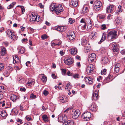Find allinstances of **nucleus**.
<instances>
[{
	"instance_id": "a18cd8bd",
	"label": "nucleus",
	"mask_w": 125,
	"mask_h": 125,
	"mask_svg": "<svg viewBox=\"0 0 125 125\" xmlns=\"http://www.w3.org/2000/svg\"><path fill=\"white\" fill-rule=\"evenodd\" d=\"M101 73L102 75H105L106 74V69H104L102 70L101 72Z\"/></svg>"
},
{
	"instance_id": "864d4df0",
	"label": "nucleus",
	"mask_w": 125,
	"mask_h": 125,
	"mask_svg": "<svg viewBox=\"0 0 125 125\" xmlns=\"http://www.w3.org/2000/svg\"><path fill=\"white\" fill-rule=\"evenodd\" d=\"M36 97V95H34L33 94H32L30 96V98L32 99H35Z\"/></svg>"
},
{
	"instance_id": "1a4fd4ad",
	"label": "nucleus",
	"mask_w": 125,
	"mask_h": 125,
	"mask_svg": "<svg viewBox=\"0 0 125 125\" xmlns=\"http://www.w3.org/2000/svg\"><path fill=\"white\" fill-rule=\"evenodd\" d=\"M110 46H112V50L114 52H118L119 51L118 46L117 44L115 43H112L110 44Z\"/></svg>"
},
{
	"instance_id": "f03ea898",
	"label": "nucleus",
	"mask_w": 125,
	"mask_h": 125,
	"mask_svg": "<svg viewBox=\"0 0 125 125\" xmlns=\"http://www.w3.org/2000/svg\"><path fill=\"white\" fill-rule=\"evenodd\" d=\"M102 6V4L100 1H96L94 3V9L96 11H100L101 9Z\"/></svg>"
},
{
	"instance_id": "f257e3e1",
	"label": "nucleus",
	"mask_w": 125,
	"mask_h": 125,
	"mask_svg": "<svg viewBox=\"0 0 125 125\" xmlns=\"http://www.w3.org/2000/svg\"><path fill=\"white\" fill-rule=\"evenodd\" d=\"M117 31H112L109 32L107 34V38L108 39L113 40L116 38Z\"/></svg>"
},
{
	"instance_id": "0e129e2a",
	"label": "nucleus",
	"mask_w": 125,
	"mask_h": 125,
	"mask_svg": "<svg viewBox=\"0 0 125 125\" xmlns=\"http://www.w3.org/2000/svg\"><path fill=\"white\" fill-rule=\"evenodd\" d=\"M107 18L108 20H110L111 19H112L113 18L111 15L110 14L108 15L107 17Z\"/></svg>"
},
{
	"instance_id": "473e14b6",
	"label": "nucleus",
	"mask_w": 125,
	"mask_h": 125,
	"mask_svg": "<svg viewBox=\"0 0 125 125\" xmlns=\"http://www.w3.org/2000/svg\"><path fill=\"white\" fill-rule=\"evenodd\" d=\"M18 49L19 51V52L21 54L25 52V49L23 47L21 48L20 47H19L18 48Z\"/></svg>"
},
{
	"instance_id": "49530a36",
	"label": "nucleus",
	"mask_w": 125,
	"mask_h": 125,
	"mask_svg": "<svg viewBox=\"0 0 125 125\" xmlns=\"http://www.w3.org/2000/svg\"><path fill=\"white\" fill-rule=\"evenodd\" d=\"M101 29L102 30H105L107 28L106 25L105 24H103L101 25Z\"/></svg>"
},
{
	"instance_id": "bf43d9fd",
	"label": "nucleus",
	"mask_w": 125,
	"mask_h": 125,
	"mask_svg": "<svg viewBox=\"0 0 125 125\" xmlns=\"http://www.w3.org/2000/svg\"><path fill=\"white\" fill-rule=\"evenodd\" d=\"M70 83H68L66 85V86L65 87V89H68V88L70 87H71V86L70 85Z\"/></svg>"
},
{
	"instance_id": "393cba45",
	"label": "nucleus",
	"mask_w": 125,
	"mask_h": 125,
	"mask_svg": "<svg viewBox=\"0 0 125 125\" xmlns=\"http://www.w3.org/2000/svg\"><path fill=\"white\" fill-rule=\"evenodd\" d=\"M66 120L64 118V117L62 116H59L58 118V121L59 122H60L62 123H64Z\"/></svg>"
},
{
	"instance_id": "603ef678",
	"label": "nucleus",
	"mask_w": 125,
	"mask_h": 125,
	"mask_svg": "<svg viewBox=\"0 0 125 125\" xmlns=\"http://www.w3.org/2000/svg\"><path fill=\"white\" fill-rule=\"evenodd\" d=\"M73 77L74 78L76 79L79 78V75L78 74L73 75Z\"/></svg>"
},
{
	"instance_id": "de8ad7c7",
	"label": "nucleus",
	"mask_w": 125,
	"mask_h": 125,
	"mask_svg": "<svg viewBox=\"0 0 125 125\" xmlns=\"http://www.w3.org/2000/svg\"><path fill=\"white\" fill-rule=\"evenodd\" d=\"M69 21L70 24H72L75 21L73 19L70 18L69 20Z\"/></svg>"
},
{
	"instance_id": "774afa93",
	"label": "nucleus",
	"mask_w": 125,
	"mask_h": 125,
	"mask_svg": "<svg viewBox=\"0 0 125 125\" xmlns=\"http://www.w3.org/2000/svg\"><path fill=\"white\" fill-rule=\"evenodd\" d=\"M62 74L63 75H64L66 73V70L63 69H62Z\"/></svg>"
},
{
	"instance_id": "e433bc0d",
	"label": "nucleus",
	"mask_w": 125,
	"mask_h": 125,
	"mask_svg": "<svg viewBox=\"0 0 125 125\" xmlns=\"http://www.w3.org/2000/svg\"><path fill=\"white\" fill-rule=\"evenodd\" d=\"M1 54L2 56H3L6 53V49L5 48H3L1 49Z\"/></svg>"
},
{
	"instance_id": "3c124183",
	"label": "nucleus",
	"mask_w": 125,
	"mask_h": 125,
	"mask_svg": "<svg viewBox=\"0 0 125 125\" xmlns=\"http://www.w3.org/2000/svg\"><path fill=\"white\" fill-rule=\"evenodd\" d=\"M12 32L10 30H7V34L8 35L9 37L10 36V34H11Z\"/></svg>"
},
{
	"instance_id": "5701e85b",
	"label": "nucleus",
	"mask_w": 125,
	"mask_h": 125,
	"mask_svg": "<svg viewBox=\"0 0 125 125\" xmlns=\"http://www.w3.org/2000/svg\"><path fill=\"white\" fill-rule=\"evenodd\" d=\"M35 83L34 80L32 79H29L28 80V82L26 84L28 86H29L31 85L34 84Z\"/></svg>"
},
{
	"instance_id": "f704fd0d",
	"label": "nucleus",
	"mask_w": 125,
	"mask_h": 125,
	"mask_svg": "<svg viewBox=\"0 0 125 125\" xmlns=\"http://www.w3.org/2000/svg\"><path fill=\"white\" fill-rule=\"evenodd\" d=\"M106 16V14H99L98 15V17L100 19H104Z\"/></svg>"
},
{
	"instance_id": "2eb2a0df",
	"label": "nucleus",
	"mask_w": 125,
	"mask_h": 125,
	"mask_svg": "<svg viewBox=\"0 0 125 125\" xmlns=\"http://www.w3.org/2000/svg\"><path fill=\"white\" fill-rule=\"evenodd\" d=\"M99 97L98 92H95L93 93L92 98V100H97Z\"/></svg>"
},
{
	"instance_id": "c85d7f7f",
	"label": "nucleus",
	"mask_w": 125,
	"mask_h": 125,
	"mask_svg": "<svg viewBox=\"0 0 125 125\" xmlns=\"http://www.w3.org/2000/svg\"><path fill=\"white\" fill-rule=\"evenodd\" d=\"M41 79L42 81L44 82H45L47 80V77L44 75V74H41Z\"/></svg>"
},
{
	"instance_id": "052dcab7",
	"label": "nucleus",
	"mask_w": 125,
	"mask_h": 125,
	"mask_svg": "<svg viewBox=\"0 0 125 125\" xmlns=\"http://www.w3.org/2000/svg\"><path fill=\"white\" fill-rule=\"evenodd\" d=\"M25 118L28 121H30L31 120V118L30 116H26Z\"/></svg>"
},
{
	"instance_id": "79ce46f5",
	"label": "nucleus",
	"mask_w": 125,
	"mask_h": 125,
	"mask_svg": "<svg viewBox=\"0 0 125 125\" xmlns=\"http://www.w3.org/2000/svg\"><path fill=\"white\" fill-rule=\"evenodd\" d=\"M11 72L13 70V68L12 67V65H9V66H8L7 67V70Z\"/></svg>"
},
{
	"instance_id": "e2e57ef3",
	"label": "nucleus",
	"mask_w": 125,
	"mask_h": 125,
	"mask_svg": "<svg viewBox=\"0 0 125 125\" xmlns=\"http://www.w3.org/2000/svg\"><path fill=\"white\" fill-rule=\"evenodd\" d=\"M43 94L44 95L46 96L49 94V93L48 91L44 90L43 91Z\"/></svg>"
},
{
	"instance_id": "6ab92c4d",
	"label": "nucleus",
	"mask_w": 125,
	"mask_h": 125,
	"mask_svg": "<svg viewBox=\"0 0 125 125\" xmlns=\"http://www.w3.org/2000/svg\"><path fill=\"white\" fill-rule=\"evenodd\" d=\"M70 53L71 54L74 55L77 52V50L76 48H73L70 50Z\"/></svg>"
},
{
	"instance_id": "4c0bfd02",
	"label": "nucleus",
	"mask_w": 125,
	"mask_h": 125,
	"mask_svg": "<svg viewBox=\"0 0 125 125\" xmlns=\"http://www.w3.org/2000/svg\"><path fill=\"white\" fill-rule=\"evenodd\" d=\"M10 73V72L6 70L4 71L3 73V74L5 76L7 77L9 75Z\"/></svg>"
},
{
	"instance_id": "39448f33",
	"label": "nucleus",
	"mask_w": 125,
	"mask_h": 125,
	"mask_svg": "<svg viewBox=\"0 0 125 125\" xmlns=\"http://www.w3.org/2000/svg\"><path fill=\"white\" fill-rule=\"evenodd\" d=\"M80 114V111L78 109L73 110L72 112V117L74 119L78 118Z\"/></svg>"
},
{
	"instance_id": "72a5a7b5",
	"label": "nucleus",
	"mask_w": 125,
	"mask_h": 125,
	"mask_svg": "<svg viewBox=\"0 0 125 125\" xmlns=\"http://www.w3.org/2000/svg\"><path fill=\"white\" fill-rule=\"evenodd\" d=\"M87 41L86 40L85 38H82V45L85 46V45L87 44Z\"/></svg>"
},
{
	"instance_id": "bb28decb",
	"label": "nucleus",
	"mask_w": 125,
	"mask_h": 125,
	"mask_svg": "<svg viewBox=\"0 0 125 125\" xmlns=\"http://www.w3.org/2000/svg\"><path fill=\"white\" fill-rule=\"evenodd\" d=\"M18 98V96L16 95L13 94H11L10 99L12 101H14Z\"/></svg>"
},
{
	"instance_id": "69168bd1",
	"label": "nucleus",
	"mask_w": 125,
	"mask_h": 125,
	"mask_svg": "<svg viewBox=\"0 0 125 125\" xmlns=\"http://www.w3.org/2000/svg\"><path fill=\"white\" fill-rule=\"evenodd\" d=\"M110 78L109 77H107L105 78V80H106V82L108 83L110 81Z\"/></svg>"
},
{
	"instance_id": "09e8293b",
	"label": "nucleus",
	"mask_w": 125,
	"mask_h": 125,
	"mask_svg": "<svg viewBox=\"0 0 125 125\" xmlns=\"http://www.w3.org/2000/svg\"><path fill=\"white\" fill-rule=\"evenodd\" d=\"M4 64L2 63H0V71H1L4 68Z\"/></svg>"
},
{
	"instance_id": "6e6552de",
	"label": "nucleus",
	"mask_w": 125,
	"mask_h": 125,
	"mask_svg": "<svg viewBox=\"0 0 125 125\" xmlns=\"http://www.w3.org/2000/svg\"><path fill=\"white\" fill-rule=\"evenodd\" d=\"M63 11V8L61 5H59L58 6H56L55 11L57 15H59L61 12Z\"/></svg>"
},
{
	"instance_id": "c03bdc74",
	"label": "nucleus",
	"mask_w": 125,
	"mask_h": 125,
	"mask_svg": "<svg viewBox=\"0 0 125 125\" xmlns=\"http://www.w3.org/2000/svg\"><path fill=\"white\" fill-rule=\"evenodd\" d=\"M88 8L86 7H84L82 9V11L84 13H85L87 12L88 10Z\"/></svg>"
},
{
	"instance_id": "5fc2aeb1",
	"label": "nucleus",
	"mask_w": 125,
	"mask_h": 125,
	"mask_svg": "<svg viewBox=\"0 0 125 125\" xmlns=\"http://www.w3.org/2000/svg\"><path fill=\"white\" fill-rule=\"evenodd\" d=\"M5 90L4 87L3 86H0V92H1L4 91V90Z\"/></svg>"
},
{
	"instance_id": "6e6d98bb",
	"label": "nucleus",
	"mask_w": 125,
	"mask_h": 125,
	"mask_svg": "<svg viewBox=\"0 0 125 125\" xmlns=\"http://www.w3.org/2000/svg\"><path fill=\"white\" fill-rule=\"evenodd\" d=\"M3 45L6 47L9 44V43L7 42H5L3 43Z\"/></svg>"
},
{
	"instance_id": "cd10ccee",
	"label": "nucleus",
	"mask_w": 125,
	"mask_h": 125,
	"mask_svg": "<svg viewBox=\"0 0 125 125\" xmlns=\"http://www.w3.org/2000/svg\"><path fill=\"white\" fill-rule=\"evenodd\" d=\"M6 115V112L4 111H0V118H1L5 117Z\"/></svg>"
},
{
	"instance_id": "a878e982",
	"label": "nucleus",
	"mask_w": 125,
	"mask_h": 125,
	"mask_svg": "<svg viewBox=\"0 0 125 125\" xmlns=\"http://www.w3.org/2000/svg\"><path fill=\"white\" fill-rule=\"evenodd\" d=\"M122 6L121 5H119L118 7V9L115 12V14L118 16L119 14L122 11V9H121Z\"/></svg>"
},
{
	"instance_id": "423d86ee",
	"label": "nucleus",
	"mask_w": 125,
	"mask_h": 125,
	"mask_svg": "<svg viewBox=\"0 0 125 125\" xmlns=\"http://www.w3.org/2000/svg\"><path fill=\"white\" fill-rule=\"evenodd\" d=\"M67 38L70 40H72L75 38V35L74 31H69L67 33Z\"/></svg>"
},
{
	"instance_id": "0eeeda50",
	"label": "nucleus",
	"mask_w": 125,
	"mask_h": 125,
	"mask_svg": "<svg viewBox=\"0 0 125 125\" xmlns=\"http://www.w3.org/2000/svg\"><path fill=\"white\" fill-rule=\"evenodd\" d=\"M64 61L65 63L68 65H71L73 62L72 59L70 57H66Z\"/></svg>"
},
{
	"instance_id": "b1692460",
	"label": "nucleus",
	"mask_w": 125,
	"mask_h": 125,
	"mask_svg": "<svg viewBox=\"0 0 125 125\" xmlns=\"http://www.w3.org/2000/svg\"><path fill=\"white\" fill-rule=\"evenodd\" d=\"M115 21L116 23L118 25H120L122 22V18L120 17H118L116 19Z\"/></svg>"
},
{
	"instance_id": "412c9836",
	"label": "nucleus",
	"mask_w": 125,
	"mask_h": 125,
	"mask_svg": "<svg viewBox=\"0 0 125 125\" xmlns=\"http://www.w3.org/2000/svg\"><path fill=\"white\" fill-rule=\"evenodd\" d=\"M90 109L92 111H95L97 110V108L95 104H93L90 107Z\"/></svg>"
},
{
	"instance_id": "a211bd4d",
	"label": "nucleus",
	"mask_w": 125,
	"mask_h": 125,
	"mask_svg": "<svg viewBox=\"0 0 125 125\" xmlns=\"http://www.w3.org/2000/svg\"><path fill=\"white\" fill-rule=\"evenodd\" d=\"M78 29H81L83 30H85L86 29V25L85 23H83L79 25Z\"/></svg>"
},
{
	"instance_id": "58836bf2",
	"label": "nucleus",
	"mask_w": 125,
	"mask_h": 125,
	"mask_svg": "<svg viewBox=\"0 0 125 125\" xmlns=\"http://www.w3.org/2000/svg\"><path fill=\"white\" fill-rule=\"evenodd\" d=\"M73 122L72 120H68L65 123V125H73Z\"/></svg>"
},
{
	"instance_id": "7ed1b4c3",
	"label": "nucleus",
	"mask_w": 125,
	"mask_h": 125,
	"mask_svg": "<svg viewBox=\"0 0 125 125\" xmlns=\"http://www.w3.org/2000/svg\"><path fill=\"white\" fill-rule=\"evenodd\" d=\"M95 68V66L92 64L88 65L86 69V72L89 75L91 74Z\"/></svg>"
},
{
	"instance_id": "c756f323",
	"label": "nucleus",
	"mask_w": 125,
	"mask_h": 125,
	"mask_svg": "<svg viewBox=\"0 0 125 125\" xmlns=\"http://www.w3.org/2000/svg\"><path fill=\"white\" fill-rule=\"evenodd\" d=\"M13 63H15L19 62L20 61V60L17 55H15V57H13Z\"/></svg>"
},
{
	"instance_id": "4be33fe9",
	"label": "nucleus",
	"mask_w": 125,
	"mask_h": 125,
	"mask_svg": "<svg viewBox=\"0 0 125 125\" xmlns=\"http://www.w3.org/2000/svg\"><path fill=\"white\" fill-rule=\"evenodd\" d=\"M60 100L62 103H66L68 102V99L66 96H63L60 98Z\"/></svg>"
},
{
	"instance_id": "680f3d73",
	"label": "nucleus",
	"mask_w": 125,
	"mask_h": 125,
	"mask_svg": "<svg viewBox=\"0 0 125 125\" xmlns=\"http://www.w3.org/2000/svg\"><path fill=\"white\" fill-rule=\"evenodd\" d=\"M21 13L22 14H23L24 13L25 11V9L24 7V6H23L21 8Z\"/></svg>"
},
{
	"instance_id": "c9c22d12",
	"label": "nucleus",
	"mask_w": 125,
	"mask_h": 125,
	"mask_svg": "<svg viewBox=\"0 0 125 125\" xmlns=\"http://www.w3.org/2000/svg\"><path fill=\"white\" fill-rule=\"evenodd\" d=\"M56 6L55 4V3H53L51 4L50 6V8L51 10L52 11H54L56 8Z\"/></svg>"
},
{
	"instance_id": "ea45409f",
	"label": "nucleus",
	"mask_w": 125,
	"mask_h": 125,
	"mask_svg": "<svg viewBox=\"0 0 125 125\" xmlns=\"http://www.w3.org/2000/svg\"><path fill=\"white\" fill-rule=\"evenodd\" d=\"M16 4V2H13L7 7V9H10L12 8H13L14 5Z\"/></svg>"
},
{
	"instance_id": "a19ab883",
	"label": "nucleus",
	"mask_w": 125,
	"mask_h": 125,
	"mask_svg": "<svg viewBox=\"0 0 125 125\" xmlns=\"http://www.w3.org/2000/svg\"><path fill=\"white\" fill-rule=\"evenodd\" d=\"M57 42H58L57 41H56L55 42H53L52 43V46H55L60 45L61 44L60 42V41H59L57 43Z\"/></svg>"
},
{
	"instance_id": "7c9ffc66",
	"label": "nucleus",
	"mask_w": 125,
	"mask_h": 125,
	"mask_svg": "<svg viewBox=\"0 0 125 125\" xmlns=\"http://www.w3.org/2000/svg\"><path fill=\"white\" fill-rule=\"evenodd\" d=\"M42 118L43 120L45 122H47L49 121V118L47 116L45 115H44L42 116Z\"/></svg>"
},
{
	"instance_id": "4d7b16f0",
	"label": "nucleus",
	"mask_w": 125,
	"mask_h": 125,
	"mask_svg": "<svg viewBox=\"0 0 125 125\" xmlns=\"http://www.w3.org/2000/svg\"><path fill=\"white\" fill-rule=\"evenodd\" d=\"M120 66V64L119 63H116L115 65V68H119Z\"/></svg>"
},
{
	"instance_id": "2f4dec72",
	"label": "nucleus",
	"mask_w": 125,
	"mask_h": 125,
	"mask_svg": "<svg viewBox=\"0 0 125 125\" xmlns=\"http://www.w3.org/2000/svg\"><path fill=\"white\" fill-rule=\"evenodd\" d=\"M106 38V36L104 33H103L102 37L100 41L98 43L99 44H100L101 42H103L104 40Z\"/></svg>"
},
{
	"instance_id": "f3484780",
	"label": "nucleus",
	"mask_w": 125,
	"mask_h": 125,
	"mask_svg": "<svg viewBox=\"0 0 125 125\" xmlns=\"http://www.w3.org/2000/svg\"><path fill=\"white\" fill-rule=\"evenodd\" d=\"M102 63L103 64H107L109 62L108 58L105 56L102 58L101 59Z\"/></svg>"
},
{
	"instance_id": "9b49d317",
	"label": "nucleus",
	"mask_w": 125,
	"mask_h": 125,
	"mask_svg": "<svg viewBox=\"0 0 125 125\" xmlns=\"http://www.w3.org/2000/svg\"><path fill=\"white\" fill-rule=\"evenodd\" d=\"M115 8L113 5H110L106 8V12L109 13H111L113 12Z\"/></svg>"
},
{
	"instance_id": "dca6fc26",
	"label": "nucleus",
	"mask_w": 125,
	"mask_h": 125,
	"mask_svg": "<svg viewBox=\"0 0 125 125\" xmlns=\"http://www.w3.org/2000/svg\"><path fill=\"white\" fill-rule=\"evenodd\" d=\"M88 25L86 28V30L88 31L91 29L92 27V24L91 20L89 19L88 20Z\"/></svg>"
},
{
	"instance_id": "20e7f679",
	"label": "nucleus",
	"mask_w": 125,
	"mask_h": 125,
	"mask_svg": "<svg viewBox=\"0 0 125 125\" xmlns=\"http://www.w3.org/2000/svg\"><path fill=\"white\" fill-rule=\"evenodd\" d=\"M91 113L88 112L84 113L82 115V117L85 121H88L91 117Z\"/></svg>"
},
{
	"instance_id": "ddd939ff",
	"label": "nucleus",
	"mask_w": 125,
	"mask_h": 125,
	"mask_svg": "<svg viewBox=\"0 0 125 125\" xmlns=\"http://www.w3.org/2000/svg\"><path fill=\"white\" fill-rule=\"evenodd\" d=\"M78 0H72L70 2V5L72 7H75L78 5Z\"/></svg>"
},
{
	"instance_id": "13d9d810",
	"label": "nucleus",
	"mask_w": 125,
	"mask_h": 125,
	"mask_svg": "<svg viewBox=\"0 0 125 125\" xmlns=\"http://www.w3.org/2000/svg\"><path fill=\"white\" fill-rule=\"evenodd\" d=\"M41 38L43 40H44L47 38V36L46 34H44L42 36Z\"/></svg>"
},
{
	"instance_id": "f8f14e48",
	"label": "nucleus",
	"mask_w": 125,
	"mask_h": 125,
	"mask_svg": "<svg viewBox=\"0 0 125 125\" xmlns=\"http://www.w3.org/2000/svg\"><path fill=\"white\" fill-rule=\"evenodd\" d=\"M55 29L58 31L62 32L66 30V28L63 26H59L55 27Z\"/></svg>"
},
{
	"instance_id": "aec40b11",
	"label": "nucleus",
	"mask_w": 125,
	"mask_h": 125,
	"mask_svg": "<svg viewBox=\"0 0 125 125\" xmlns=\"http://www.w3.org/2000/svg\"><path fill=\"white\" fill-rule=\"evenodd\" d=\"M37 16L35 14L33 15L32 14V16L30 18V20L31 21H38L37 20Z\"/></svg>"
},
{
	"instance_id": "37998d69",
	"label": "nucleus",
	"mask_w": 125,
	"mask_h": 125,
	"mask_svg": "<svg viewBox=\"0 0 125 125\" xmlns=\"http://www.w3.org/2000/svg\"><path fill=\"white\" fill-rule=\"evenodd\" d=\"M11 34H10V36L9 37L11 39L13 40L15 38L16 35L13 32H12Z\"/></svg>"
},
{
	"instance_id": "8fccbe9b",
	"label": "nucleus",
	"mask_w": 125,
	"mask_h": 125,
	"mask_svg": "<svg viewBox=\"0 0 125 125\" xmlns=\"http://www.w3.org/2000/svg\"><path fill=\"white\" fill-rule=\"evenodd\" d=\"M19 83H24L25 82V80L24 79L21 78L20 80H19Z\"/></svg>"
},
{
	"instance_id": "9d476101",
	"label": "nucleus",
	"mask_w": 125,
	"mask_h": 125,
	"mask_svg": "<svg viewBox=\"0 0 125 125\" xmlns=\"http://www.w3.org/2000/svg\"><path fill=\"white\" fill-rule=\"evenodd\" d=\"M84 80L86 83L88 84H92L93 83V78L90 77H85Z\"/></svg>"
},
{
	"instance_id": "4468645a",
	"label": "nucleus",
	"mask_w": 125,
	"mask_h": 125,
	"mask_svg": "<svg viewBox=\"0 0 125 125\" xmlns=\"http://www.w3.org/2000/svg\"><path fill=\"white\" fill-rule=\"evenodd\" d=\"M96 58V55L94 53L90 54L89 57V61L91 62H93Z\"/></svg>"
},
{
	"instance_id": "338daca9",
	"label": "nucleus",
	"mask_w": 125,
	"mask_h": 125,
	"mask_svg": "<svg viewBox=\"0 0 125 125\" xmlns=\"http://www.w3.org/2000/svg\"><path fill=\"white\" fill-rule=\"evenodd\" d=\"M119 69L120 68H115L114 70L115 72L116 73H118L119 72Z\"/></svg>"
}]
</instances>
